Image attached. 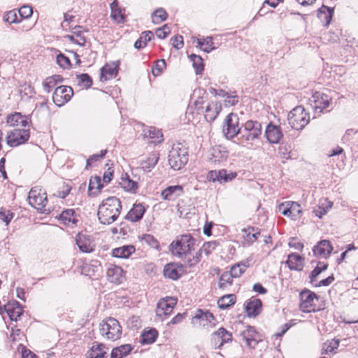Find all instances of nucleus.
<instances>
[{
	"label": "nucleus",
	"mask_w": 358,
	"mask_h": 358,
	"mask_svg": "<svg viewBox=\"0 0 358 358\" xmlns=\"http://www.w3.org/2000/svg\"><path fill=\"white\" fill-rule=\"evenodd\" d=\"M190 59L192 62V65L195 69L196 74H201L203 71V64L201 57L192 54L190 56Z\"/></svg>",
	"instance_id": "nucleus-48"
},
{
	"label": "nucleus",
	"mask_w": 358,
	"mask_h": 358,
	"mask_svg": "<svg viewBox=\"0 0 358 358\" xmlns=\"http://www.w3.org/2000/svg\"><path fill=\"white\" fill-rule=\"evenodd\" d=\"M176 304V300L172 297L161 299L157 305L156 315L162 317L171 314Z\"/></svg>",
	"instance_id": "nucleus-16"
},
{
	"label": "nucleus",
	"mask_w": 358,
	"mask_h": 358,
	"mask_svg": "<svg viewBox=\"0 0 358 358\" xmlns=\"http://www.w3.org/2000/svg\"><path fill=\"white\" fill-rule=\"evenodd\" d=\"M99 333L104 339L115 341L121 338L122 327L115 318L108 317L99 324Z\"/></svg>",
	"instance_id": "nucleus-3"
},
{
	"label": "nucleus",
	"mask_w": 358,
	"mask_h": 358,
	"mask_svg": "<svg viewBox=\"0 0 358 358\" xmlns=\"http://www.w3.org/2000/svg\"><path fill=\"white\" fill-rule=\"evenodd\" d=\"M73 94V89L69 86L57 87L53 94L52 101L57 106H62L69 101Z\"/></svg>",
	"instance_id": "nucleus-11"
},
{
	"label": "nucleus",
	"mask_w": 358,
	"mask_h": 358,
	"mask_svg": "<svg viewBox=\"0 0 358 358\" xmlns=\"http://www.w3.org/2000/svg\"><path fill=\"white\" fill-rule=\"evenodd\" d=\"M242 126H239V118L234 113L229 114L225 119L223 127V134L228 139H232L238 135H241Z\"/></svg>",
	"instance_id": "nucleus-9"
},
{
	"label": "nucleus",
	"mask_w": 358,
	"mask_h": 358,
	"mask_svg": "<svg viewBox=\"0 0 358 358\" xmlns=\"http://www.w3.org/2000/svg\"><path fill=\"white\" fill-rule=\"evenodd\" d=\"M233 276L230 273H224L221 275L219 280V287L220 288L225 287L227 284L231 285Z\"/></svg>",
	"instance_id": "nucleus-54"
},
{
	"label": "nucleus",
	"mask_w": 358,
	"mask_h": 358,
	"mask_svg": "<svg viewBox=\"0 0 358 358\" xmlns=\"http://www.w3.org/2000/svg\"><path fill=\"white\" fill-rule=\"evenodd\" d=\"M197 43L198 46L202 48L203 50L206 52H210L215 48L213 46V38L211 36H208L203 41L201 39H197Z\"/></svg>",
	"instance_id": "nucleus-45"
},
{
	"label": "nucleus",
	"mask_w": 358,
	"mask_h": 358,
	"mask_svg": "<svg viewBox=\"0 0 358 358\" xmlns=\"http://www.w3.org/2000/svg\"><path fill=\"white\" fill-rule=\"evenodd\" d=\"M29 203L41 213L47 210L45 206L48 203L46 192L40 186L32 187L28 195Z\"/></svg>",
	"instance_id": "nucleus-6"
},
{
	"label": "nucleus",
	"mask_w": 358,
	"mask_h": 358,
	"mask_svg": "<svg viewBox=\"0 0 358 358\" xmlns=\"http://www.w3.org/2000/svg\"><path fill=\"white\" fill-rule=\"evenodd\" d=\"M265 136L271 143H278L282 138L283 134L280 126L269 123L265 130Z\"/></svg>",
	"instance_id": "nucleus-17"
},
{
	"label": "nucleus",
	"mask_w": 358,
	"mask_h": 358,
	"mask_svg": "<svg viewBox=\"0 0 358 358\" xmlns=\"http://www.w3.org/2000/svg\"><path fill=\"white\" fill-rule=\"evenodd\" d=\"M103 187L100 177H92L88 187V193L90 196L97 195Z\"/></svg>",
	"instance_id": "nucleus-36"
},
{
	"label": "nucleus",
	"mask_w": 358,
	"mask_h": 358,
	"mask_svg": "<svg viewBox=\"0 0 358 358\" xmlns=\"http://www.w3.org/2000/svg\"><path fill=\"white\" fill-rule=\"evenodd\" d=\"M4 308L11 320L17 321L22 313L20 303L17 301L4 305Z\"/></svg>",
	"instance_id": "nucleus-27"
},
{
	"label": "nucleus",
	"mask_w": 358,
	"mask_h": 358,
	"mask_svg": "<svg viewBox=\"0 0 358 358\" xmlns=\"http://www.w3.org/2000/svg\"><path fill=\"white\" fill-rule=\"evenodd\" d=\"M340 341L338 339H332L327 341L323 344L322 348V354L335 353L336 350L338 348Z\"/></svg>",
	"instance_id": "nucleus-43"
},
{
	"label": "nucleus",
	"mask_w": 358,
	"mask_h": 358,
	"mask_svg": "<svg viewBox=\"0 0 358 358\" xmlns=\"http://www.w3.org/2000/svg\"><path fill=\"white\" fill-rule=\"evenodd\" d=\"M141 240L152 248L157 250L159 248V243L158 241L151 234L143 235Z\"/></svg>",
	"instance_id": "nucleus-50"
},
{
	"label": "nucleus",
	"mask_w": 358,
	"mask_h": 358,
	"mask_svg": "<svg viewBox=\"0 0 358 358\" xmlns=\"http://www.w3.org/2000/svg\"><path fill=\"white\" fill-rule=\"evenodd\" d=\"M166 67V62L164 59L157 60L155 66L152 69V74L155 76H159Z\"/></svg>",
	"instance_id": "nucleus-55"
},
{
	"label": "nucleus",
	"mask_w": 358,
	"mask_h": 358,
	"mask_svg": "<svg viewBox=\"0 0 358 358\" xmlns=\"http://www.w3.org/2000/svg\"><path fill=\"white\" fill-rule=\"evenodd\" d=\"M30 136L29 127L13 128L8 131L6 143L10 147H16L26 143Z\"/></svg>",
	"instance_id": "nucleus-8"
},
{
	"label": "nucleus",
	"mask_w": 358,
	"mask_h": 358,
	"mask_svg": "<svg viewBox=\"0 0 358 358\" xmlns=\"http://www.w3.org/2000/svg\"><path fill=\"white\" fill-rule=\"evenodd\" d=\"M158 337V331L154 329H145L141 335V343L142 344H152Z\"/></svg>",
	"instance_id": "nucleus-38"
},
{
	"label": "nucleus",
	"mask_w": 358,
	"mask_h": 358,
	"mask_svg": "<svg viewBox=\"0 0 358 358\" xmlns=\"http://www.w3.org/2000/svg\"><path fill=\"white\" fill-rule=\"evenodd\" d=\"M132 350V347L129 344L122 345L120 347L114 348L110 354L111 358H122L127 355Z\"/></svg>",
	"instance_id": "nucleus-40"
},
{
	"label": "nucleus",
	"mask_w": 358,
	"mask_h": 358,
	"mask_svg": "<svg viewBox=\"0 0 358 358\" xmlns=\"http://www.w3.org/2000/svg\"><path fill=\"white\" fill-rule=\"evenodd\" d=\"M287 120L292 129L300 130L308 124L310 117L305 108L302 106H299L289 113Z\"/></svg>",
	"instance_id": "nucleus-5"
},
{
	"label": "nucleus",
	"mask_w": 358,
	"mask_h": 358,
	"mask_svg": "<svg viewBox=\"0 0 358 358\" xmlns=\"http://www.w3.org/2000/svg\"><path fill=\"white\" fill-rule=\"evenodd\" d=\"M262 303L259 299L251 298L245 305V311L249 317H256L262 310Z\"/></svg>",
	"instance_id": "nucleus-25"
},
{
	"label": "nucleus",
	"mask_w": 358,
	"mask_h": 358,
	"mask_svg": "<svg viewBox=\"0 0 358 358\" xmlns=\"http://www.w3.org/2000/svg\"><path fill=\"white\" fill-rule=\"evenodd\" d=\"M193 320L196 322H198L199 325L204 328H213L215 326V317L209 311L198 310Z\"/></svg>",
	"instance_id": "nucleus-14"
},
{
	"label": "nucleus",
	"mask_w": 358,
	"mask_h": 358,
	"mask_svg": "<svg viewBox=\"0 0 358 358\" xmlns=\"http://www.w3.org/2000/svg\"><path fill=\"white\" fill-rule=\"evenodd\" d=\"M324 202L328 203V206L326 208L324 207L319 206L317 208L314 209L313 211L315 216L318 217L319 218H322V217L327 213V209L331 208L332 206V203L328 201L327 199H324Z\"/></svg>",
	"instance_id": "nucleus-59"
},
{
	"label": "nucleus",
	"mask_w": 358,
	"mask_h": 358,
	"mask_svg": "<svg viewBox=\"0 0 358 358\" xmlns=\"http://www.w3.org/2000/svg\"><path fill=\"white\" fill-rule=\"evenodd\" d=\"M122 205L120 200L115 196H110L103 200L98 209V218L103 224L114 222L120 214Z\"/></svg>",
	"instance_id": "nucleus-2"
},
{
	"label": "nucleus",
	"mask_w": 358,
	"mask_h": 358,
	"mask_svg": "<svg viewBox=\"0 0 358 358\" xmlns=\"http://www.w3.org/2000/svg\"><path fill=\"white\" fill-rule=\"evenodd\" d=\"M236 295L234 294H227L221 298H220L217 301L218 307L220 309H226L232 306L236 302Z\"/></svg>",
	"instance_id": "nucleus-42"
},
{
	"label": "nucleus",
	"mask_w": 358,
	"mask_h": 358,
	"mask_svg": "<svg viewBox=\"0 0 358 358\" xmlns=\"http://www.w3.org/2000/svg\"><path fill=\"white\" fill-rule=\"evenodd\" d=\"M290 215L292 220H296L302 214V208L297 202L290 201Z\"/></svg>",
	"instance_id": "nucleus-47"
},
{
	"label": "nucleus",
	"mask_w": 358,
	"mask_h": 358,
	"mask_svg": "<svg viewBox=\"0 0 358 358\" xmlns=\"http://www.w3.org/2000/svg\"><path fill=\"white\" fill-rule=\"evenodd\" d=\"M145 136L152 139V143H160L163 141V134L161 131L155 127H150L146 132Z\"/></svg>",
	"instance_id": "nucleus-44"
},
{
	"label": "nucleus",
	"mask_w": 358,
	"mask_h": 358,
	"mask_svg": "<svg viewBox=\"0 0 358 358\" xmlns=\"http://www.w3.org/2000/svg\"><path fill=\"white\" fill-rule=\"evenodd\" d=\"M5 22L8 23H19L20 20L18 19L17 11L15 9L6 12L3 16Z\"/></svg>",
	"instance_id": "nucleus-51"
},
{
	"label": "nucleus",
	"mask_w": 358,
	"mask_h": 358,
	"mask_svg": "<svg viewBox=\"0 0 358 358\" xmlns=\"http://www.w3.org/2000/svg\"><path fill=\"white\" fill-rule=\"evenodd\" d=\"M135 247L132 245H123L113 250V255L117 258H128L131 254L135 252Z\"/></svg>",
	"instance_id": "nucleus-30"
},
{
	"label": "nucleus",
	"mask_w": 358,
	"mask_h": 358,
	"mask_svg": "<svg viewBox=\"0 0 358 358\" xmlns=\"http://www.w3.org/2000/svg\"><path fill=\"white\" fill-rule=\"evenodd\" d=\"M17 13L21 18L27 19L33 14V9L31 6L24 5L20 8Z\"/></svg>",
	"instance_id": "nucleus-53"
},
{
	"label": "nucleus",
	"mask_w": 358,
	"mask_h": 358,
	"mask_svg": "<svg viewBox=\"0 0 358 358\" xmlns=\"http://www.w3.org/2000/svg\"><path fill=\"white\" fill-rule=\"evenodd\" d=\"M237 174L235 172H230L227 173L224 169L219 171H210L207 175L208 180L215 182L218 181L220 183L227 182L232 180L236 177Z\"/></svg>",
	"instance_id": "nucleus-15"
},
{
	"label": "nucleus",
	"mask_w": 358,
	"mask_h": 358,
	"mask_svg": "<svg viewBox=\"0 0 358 358\" xmlns=\"http://www.w3.org/2000/svg\"><path fill=\"white\" fill-rule=\"evenodd\" d=\"M328 264L323 262H318L317 266L311 271L310 274V282L313 283L317 280V276L324 271L327 270Z\"/></svg>",
	"instance_id": "nucleus-46"
},
{
	"label": "nucleus",
	"mask_w": 358,
	"mask_h": 358,
	"mask_svg": "<svg viewBox=\"0 0 358 358\" xmlns=\"http://www.w3.org/2000/svg\"><path fill=\"white\" fill-rule=\"evenodd\" d=\"M159 160V154L150 153L147 157L146 160L142 162V168L145 171H150L157 164Z\"/></svg>",
	"instance_id": "nucleus-39"
},
{
	"label": "nucleus",
	"mask_w": 358,
	"mask_h": 358,
	"mask_svg": "<svg viewBox=\"0 0 358 358\" xmlns=\"http://www.w3.org/2000/svg\"><path fill=\"white\" fill-rule=\"evenodd\" d=\"M54 79V78L50 76L47 78L43 83V89L45 92H50L52 88L56 86V81Z\"/></svg>",
	"instance_id": "nucleus-61"
},
{
	"label": "nucleus",
	"mask_w": 358,
	"mask_h": 358,
	"mask_svg": "<svg viewBox=\"0 0 358 358\" xmlns=\"http://www.w3.org/2000/svg\"><path fill=\"white\" fill-rule=\"evenodd\" d=\"M80 29L81 27H74L73 34L76 37V43L80 46H83L86 43V40L85 38L82 36V31Z\"/></svg>",
	"instance_id": "nucleus-57"
},
{
	"label": "nucleus",
	"mask_w": 358,
	"mask_h": 358,
	"mask_svg": "<svg viewBox=\"0 0 358 358\" xmlns=\"http://www.w3.org/2000/svg\"><path fill=\"white\" fill-rule=\"evenodd\" d=\"M164 275L172 280H178L184 273L182 264L171 263L164 266Z\"/></svg>",
	"instance_id": "nucleus-18"
},
{
	"label": "nucleus",
	"mask_w": 358,
	"mask_h": 358,
	"mask_svg": "<svg viewBox=\"0 0 358 358\" xmlns=\"http://www.w3.org/2000/svg\"><path fill=\"white\" fill-rule=\"evenodd\" d=\"M303 258L296 253H292L288 256L286 262L291 270L301 271L303 268Z\"/></svg>",
	"instance_id": "nucleus-29"
},
{
	"label": "nucleus",
	"mask_w": 358,
	"mask_h": 358,
	"mask_svg": "<svg viewBox=\"0 0 358 358\" xmlns=\"http://www.w3.org/2000/svg\"><path fill=\"white\" fill-rule=\"evenodd\" d=\"M106 150H103L100 152V154L93 155L91 157H90V158L87 159V160L86 169L88 166H91L93 162H96L102 159L106 155Z\"/></svg>",
	"instance_id": "nucleus-60"
},
{
	"label": "nucleus",
	"mask_w": 358,
	"mask_h": 358,
	"mask_svg": "<svg viewBox=\"0 0 358 358\" xmlns=\"http://www.w3.org/2000/svg\"><path fill=\"white\" fill-rule=\"evenodd\" d=\"M245 272V271L243 269H242L241 268V265H238V264L233 266L231 268V270H230V273L231 275L233 276V278H238L240 277L243 273Z\"/></svg>",
	"instance_id": "nucleus-64"
},
{
	"label": "nucleus",
	"mask_w": 358,
	"mask_h": 358,
	"mask_svg": "<svg viewBox=\"0 0 358 358\" xmlns=\"http://www.w3.org/2000/svg\"><path fill=\"white\" fill-rule=\"evenodd\" d=\"M29 121L27 117L15 113L7 117V123L14 128L29 127Z\"/></svg>",
	"instance_id": "nucleus-19"
},
{
	"label": "nucleus",
	"mask_w": 358,
	"mask_h": 358,
	"mask_svg": "<svg viewBox=\"0 0 358 358\" xmlns=\"http://www.w3.org/2000/svg\"><path fill=\"white\" fill-rule=\"evenodd\" d=\"M117 73V69L116 66L110 64H106L101 69L100 73V80L106 81L110 80Z\"/></svg>",
	"instance_id": "nucleus-33"
},
{
	"label": "nucleus",
	"mask_w": 358,
	"mask_h": 358,
	"mask_svg": "<svg viewBox=\"0 0 358 358\" xmlns=\"http://www.w3.org/2000/svg\"><path fill=\"white\" fill-rule=\"evenodd\" d=\"M123 270L121 267L110 265L107 270V278L110 282L120 284L123 279Z\"/></svg>",
	"instance_id": "nucleus-26"
},
{
	"label": "nucleus",
	"mask_w": 358,
	"mask_h": 358,
	"mask_svg": "<svg viewBox=\"0 0 358 358\" xmlns=\"http://www.w3.org/2000/svg\"><path fill=\"white\" fill-rule=\"evenodd\" d=\"M120 185L125 191L131 193H135L138 187V183L131 180L127 173L121 177Z\"/></svg>",
	"instance_id": "nucleus-31"
},
{
	"label": "nucleus",
	"mask_w": 358,
	"mask_h": 358,
	"mask_svg": "<svg viewBox=\"0 0 358 358\" xmlns=\"http://www.w3.org/2000/svg\"><path fill=\"white\" fill-rule=\"evenodd\" d=\"M57 63L63 69H68L71 65L69 57L62 53L57 56Z\"/></svg>",
	"instance_id": "nucleus-58"
},
{
	"label": "nucleus",
	"mask_w": 358,
	"mask_h": 358,
	"mask_svg": "<svg viewBox=\"0 0 358 358\" xmlns=\"http://www.w3.org/2000/svg\"><path fill=\"white\" fill-rule=\"evenodd\" d=\"M227 157L226 150H222L220 147H216L210 151L208 159L212 164H217L226 161Z\"/></svg>",
	"instance_id": "nucleus-24"
},
{
	"label": "nucleus",
	"mask_w": 358,
	"mask_h": 358,
	"mask_svg": "<svg viewBox=\"0 0 358 358\" xmlns=\"http://www.w3.org/2000/svg\"><path fill=\"white\" fill-rule=\"evenodd\" d=\"M13 217V213L8 210L1 208L0 209V220L8 225Z\"/></svg>",
	"instance_id": "nucleus-56"
},
{
	"label": "nucleus",
	"mask_w": 358,
	"mask_h": 358,
	"mask_svg": "<svg viewBox=\"0 0 358 358\" xmlns=\"http://www.w3.org/2000/svg\"><path fill=\"white\" fill-rule=\"evenodd\" d=\"M168 161L173 170L181 169L188 162L187 149L181 143L174 144L169 151Z\"/></svg>",
	"instance_id": "nucleus-4"
},
{
	"label": "nucleus",
	"mask_w": 358,
	"mask_h": 358,
	"mask_svg": "<svg viewBox=\"0 0 358 358\" xmlns=\"http://www.w3.org/2000/svg\"><path fill=\"white\" fill-rule=\"evenodd\" d=\"M195 242L190 234L181 235L171 243L170 251L174 256L184 259L188 266H193L200 261L201 256V250H199L192 258L189 257L192 251L194 250Z\"/></svg>",
	"instance_id": "nucleus-1"
},
{
	"label": "nucleus",
	"mask_w": 358,
	"mask_h": 358,
	"mask_svg": "<svg viewBox=\"0 0 358 358\" xmlns=\"http://www.w3.org/2000/svg\"><path fill=\"white\" fill-rule=\"evenodd\" d=\"M145 213V208L142 203H134L125 216V219L131 222H138Z\"/></svg>",
	"instance_id": "nucleus-22"
},
{
	"label": "nucleus",
	"mask_w": 358,
	"mask_h": 358,
	"mask_svg": "<svg viewBox=\"0 0 358 358\" xmlns=\"http://www.w3.org/2000/svg\"><path fill=\"white\" fill-rule=\"evenodd\" d=\"M333 248L330 242L327 240H322L313 248V252L314 255L316 257L327 258L329 256Z\"/></svg>",
	"instance_id": "nucleus-20"
},
{
	"label": "nucleus",
	"mask_w": 358,
	"mask_h": 358,
	"mask_svg": "<svg viewBox=\"0 0 358 358\" xmlns=\"http://www.w3.org/2000/svg\"><path fill=\"white\" fill-rule=\"evenodd\" d=\"M232 334L224 328L220 327L211 334V343L215 349H220L224 343L231 342Z\"/></svg>",
	"instance_id": "nucleus-12"
},
{
	"label": "nucleus",
	"mask_w": 358,
	"mask_h": 358,
	"mask_svg": "<svg viewBox=\"0 0 358 358\" xmlns=\"http://www.w3.org/2000/svg\"><path fill=\"white\" fill-rule=\"evenodd\" d=\"M154 37V34L151 31H143L139 38L135 42L134 48L141 49L147 45V43L150 41Z\"/></svg>",
	"instance_id": "nucleus-41"
},
{
	"label": "nucleus",
	"mask_w": 358,
	"mask_h": 358,
	"mask_svg": "<svg viewBox=\"0 0 358 358\" xmlns=\"http://www.w3.org/2000/svg\"><path fill=\"white\" fill-rule=\"evenodd\" d=\"M220 106L217 103L212 102L206 106L205 118L208 122H213L217 117Z\"/></svg>",
	"instance_id": "nucleus-34"
},
{
	"label": "nucleus",
	"mask_w": 358,
	"mask_h": 358,
	"mask_svg": "<svg viewBox=\"0 0 358 358\" xmlns=\"http://www.w3.org/2000/svg\"><path fill=\"white\" fill-rule=\"evenodd\" d=\"M182 194V186L177 185L167 187L162 192L161 196L164 200L173 201L181 196Z\"/></svg>",
	"instance_id": "nucleus-21"
},
{
	"label": "nucleus",
	"mask_w": 358,
	"mask_h": 358,
	"mask_svg": "<svg viewBox=\"0 0 358 358\" xmlns=\"http://www.w3.org/2000/svg\"><path fill=\"white\" fill-rule=\"evenodd\" d=\"M59 219L62 223L69 227L75 225L78 222L75 215V211L73 209H67L62 211L59 215Z\"/></svg>",
	"instance_id": "nucleus-28"
},
{
	"label": "nucleus",
	"mask_w": 358,
	"mask_h": 358,
	"mask_svg": "<svg viewBox=\"0 0 358 358\" xmlns=\"http://www.w3.org/2000/svg\"><path fill=\"white\" fill-rule=\"evenodd\" d=\"M262 132V124L258 121L248 120L242 125L238 139L242 141L251 142L257 139Z\"/></svg>",
	"instance_id": "nucleus-7"
},
{
	"label": "nucleus",
	"mask_w": 358,
	"mask_h": 358,
	"mask_svg": "<svg viewBox=\"0 0 358 358\" xmlns=\"http://www.w3.org/2000/svg\"><path fill=\"white\" fill-rule=\"evenodd\" d=\"M241 336L245 341L247 345L251 348H255L259 342L257 333L253 327L248 326L246 329L241 332Z\"/></svg>",
	"instance_id": "nucleus-23"
},
{
	"label": "nucleus",
	"mask_w": 358,
	"mask_h": 358,
	"mask_svg": "<svg viewBox=\"0 0 358 358\" xmlns=\"http://www.w3.org/2000/svg\"><path fill=\"white\" fill-rule=\"evenodd\" d=\"M107 354L106 348L102 343H94L89 352L90 358H104Z\"/></svg>",
	"instance_id": "nucleus-37"
},
{
	"label": "nucleus",
	"mask_w": 358,
	"mask_h": 358,
	"mask_svg": "<svg viewBox=\"0 0 358 358\" xmlns=\"http://www.w3.org/2000/svg\"><path fill=\"white\" fill-rule=\"evenodd\" d=\"M334 13V8L322 5L317 10V17L321 20H324L326 25H329Z\"/></svg>",
	"instance_id": "nucleus-35"
},
{
	"label": "nucleus",
	"mask_w": 358,
	"mask_h": 358,
	"mask_svg": "<svg viewBox=\"0 0 358 358\" xmlns=\"http://www.w3.org/2000/svg\"><path fill=\"white\" fill-rule=\"evenodd\" d=\"M245 241L249 243H253L260 236V231L258 228L254 227H248L241 229Z\"/></svg>",
	"instance_id": "nucleus-32"
},
{
	"label": "nucleus",
	"mask_w": 358,
	"mask_h": 358,
	"mask_svg": "<svg viewBox=\"0 0 358 358\" xmlns=\"http://www.w3.org/2000/svg\"><path fill=\"white\" fill-rule=\"evenodd\" d=\"M79 85L83 87L88 89L92 85V79L87 73H82L78 76Z\"/></svg>",
	"instance_id": "nucleus-52"
},
{
	"label": "nucleus",
	"mask_w": 358,
	"mask_h": 358,
	"mask_svg": "<svg viewBox=\"0 0 358 358\" xmlns=\"http://www.w3.org/2000/svg\"><path fill=\"white\" fill-rule=\"evenodd\" d=\"M167 16L168 15L166 10L162 8H159L152 13V22L155 24H159L163 21H165L167 18Z\"/></svg>",
	"instance_id": "nucleus-49"
},
{
	"label": "nucleus",
	"mask_w": 358,
	"mask_h": 358,
	"mask_svg": "<svg viewBox=\"0 0 358 358\" xmlns=\"http://www.w3.org/2000/svg\"><path fill=\"white\" fill-rule=\"evenodd\" d=\"M311 106L315 113H321L329 106L331 98L327 94L315 92L313 96Z\"/></svg>",
	"instance_id": "nucleus-13"
},
{
	"label": "nucleus",
	"mask_w": 358,
	"mask_h": 358,
	"mask_svg": "<svg viewBox=\"0 0 358 358\" xmlns=\"http://www.w3.org/2000/svg\"><path fill=\"white\" fill-rule=\"evenodd\" d=\"M172 45L177 50L181 49L183 46V37L181 35H177L171 38Z\"/></svg>",
	"instance_id": "nucleus-63"
},
{
	"label": "nucleus",
	"mask_w": 358,
	"mask_h": 358,
	"mask_svg": "<svg viewBox=\"0 0 358 358\" xmlns=\"http://www.w3.org/2000/svg\"><path fill=\"white\" fill-rule=\"evenodd\" d=\"M300 310L304 313H311L316 310L315 301L318 296L308 289L303 290L300 294Z\"/></svg>",
	"instance_id": "nucleus-10"
},
{
	"label": "nucleus",
	"mask_w": 358,
	"mask_h": 358,
	"mask_svg": "<svg viewBox=\"0 0 358 358\" xmlns=\"http://www.w3.org/2000/svg\"><path fill=\"white\" fill-rule=\"evenodd\" d=\"M290 201H286L281 203L278 206V210L280 213H281L282 215L289 217L290 215Z\"/></svg>",
	"instance_id": "nucleus-62"
}]
</instances>
